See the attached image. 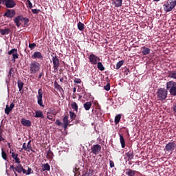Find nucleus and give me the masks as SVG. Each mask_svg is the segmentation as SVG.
I'll use <instances>...</instances> for the list:
<instances>
[{
  "label": "nucleus",
  "mask_w": 176,
  "mask_h": 176,
  "mask_svg": "<svg viewBox=\"0 0 176 176\" xmlns=\"http://www.w3.org/2000/svg\"><path fill=\"white\" fill-rule=\"evenodd\" d=\"M176 6V0H167L165 3L163 4V9L166 13L171 12Z\"/></svg>",
  "instance_id": "f257e3e1"
},
{
  "label": "nucleus",
  "mask_w": 176,
  "mask_h": 176,
  "mask_svg": "<svg viewBox=\"0 0 176 176\" xmlns=\"http://www.w3.org/2000/svg\"><path fill=\"white\" fill-rule=\"evenodd\" d=\"M166 90L173 97L176 96V82L170 80L166 82Z\"/></svg>",
  "instance_id": "f03ea898"
},
{
  "label": "nucleus",
  "mask_w": 176,
  "mask_h": 176,
  "mask_svg": "<svg viewBox=\"0 0 176 176\" xmlns=\"http://www.w3.org/2000/svg\"><path fill=\"white\" fill-rule=\"evenodd\" d=\"M29 69L32 75L37 74L41 69V64L36 61H33L30 63Z\"/></svg>",
  "instance_id": "7ed1b4c3"
},
{
  "label": "nucleus",
  "mask_w": 176,
  "mask_h": 176,
  "mask_svg": "<svg viewBox=\"0 0 176 176\" xmlns=\"http://www.w3.org/2000/svg\"><path fill=\"white\" fill-rule=\"evenodd\" d=\"M168 91L165 88H160L157 91V97L160 101H164L167 98Z\"/></svg>",
  "instance_id": "20e7f679"
},
{
  "label": "nucleus",
  "mask_w": 176,
  "mask_h": 176,
  "mask_svg": "<svg viewBox=\"0 0 176 176\" xmlns=\"http://www.w3.org/2000/svg\"><path fill=\"white\" fill-rule=\"evenodd\" d=\"M37 98V104L40 107H42V108H45V105L43 104V100H42L43 98V91L42 90V88H40L38 90V96H36Z\"/></svg>",
  "instance_id": "39448f33"
},
{
  "label": "nucleus",
  "mask_w": 176,
  "mask_h": 176,
  "mask_svg": "<svg viewBox=\"0 0 176 176\" xmlns=\"http://www.w3.org/2000/svg\"><path fill=\"white\" fill-rule=\"evenodd\" d=\"M52 57L54 72H57V71H58V67H60V59H58V57L56 56V55L52 56Z\"/></svg>",
  "instance_id": "423d86ee"
},
{
  "label": "nucleus",
  "mask_w": 176,
  "mask_h": 176,
  "mask_svg": "<svg viewBox=\"0 0 176 176\" xmlns=\"http://www.w3.org/2000/svg\"><path fill=\"white\" fill-rule=\"evenodd\" d=\"M88 58L89 60V63H91L92 65H97L100 61V58L94 54H90Z\"/></svg>",
  "instance_id": "0eeeda50"
},
{
  "label": "nucleus",
  "mask_w": 176,
  "mask_h": 176,
  "mask_svg": "<svg viewBox=\"0 0 176 176\" xmlns=\"http://www.w3.org/2000/svg\"><path fill=\"white\" fill-rule=\"evenodd\" d=\"M176 144L174 142H168L165 146V149L166 152H173L175 150Z\"/></svg>",
  "instance_id": "6e6552de"
},
{
  "label": "nucleus",
  "mask_w": 176,
  "mask_h": 176,
  "mask_svg": "<svg viewBox=\"0 0 176 176\" xmlns=\"http://www.w3.org/2000/svg\"><path fill=\"white\" fill-rule=\"evenodd\" d=\"M9 56L12 55V61L14 63L17 58H19V54L17 53V49L13 48L8 52Z\"/></svg>",
  "instance_id": "1a4fd4ad"
},
{
  "label": "nucleus",
  "mask_w": 176,
  "mask_h": 176,
  "mask_svg": "<svg viewBox=\"0 0 176 176\" xmlns=\"http://www.w3.org/2000/svg\"><path fill=\"white\" fill-rule=\"evenodd\" d=\"M91 153H93L94 155H98L100 152H101V145L100 144H94L91 147Z\"/></svg>",
  "instance_id": "9d476101"
},
{
  "label": "nucleus",
  "mask_w": 176,
  "mask_h": 176,
  "mask_svg": "<svg viewBox=\"0 0 176 176\" xmlns=\"http://www.w3.org/2000/svg\"><path fill=\"white\" fill-rule=\"evenodd\" d=\"M3 16L8 17V19H13L16 16V11L14 10L7 9Z\"/></svg>",
  "instance_id": "9b49d317"
},
{
  "label": "nucleus",
  "mask_w": 176,
  "mask_h": 176,
  "mask_svg": "<svg viewBox=\"0 0 176 176\" xmlns=\"http://www.w3.org/2000/svg\"><path fill=\"white\" fill-rule=\"evenodd\" d=\"M16 6V1L14 0H6V7L8 9H12Z\"/></svg>",
  "instance_id": "f8f14e48"
},
{
  "label": "nucleus",
  "mask_w": 176,
  "mask_h": 176,
  "mask_svg": "<svg viewBox=\"0 0 176 176\" xmlns=\"http://www.w3.org/2000/svg\"><path fill=\"white\" fill-rule=\"evenodd\" d=\"M13 108H14V103L12 102L10 104V106L9 104L6 105V109H5V113L6 115H9L12 111H13Z\"/></svg>",
  "instance_id": "ddd939ff"
},
{
  "label": "nucleus",
  "mask_w": 176,
  "mask_h": 176,
  "mask_svg": "<svg viewBox=\"0 0 176 176\" xmlns=\"http://www.w3.org/2000/svg\"><path fill=\"white\" fill-rule=\"evenodd\" d=\"M13 20L14 24L19 28L21 25L20 21H23V15H19L16 17H14Z\"/></svg>",
  "instance_id": "4468645a"
},
{
  "label": "nucleus",
  "mask_w": 176,
  "mask_h": 176,
  "mask_svg": "<svg viewBox=\"0 0 176 176\" xmlns=\"http://www.w3.org/2000/svg\"><path fill=\"white\" fill-rule=\"evenodd\" d=\"M10 153H11L12 159L15 160V163H17V164H20L21 163V161H20V158H19V154H16V153L12 151H10Z\"/></svg>",
  "instance_id": "2eb2a0df"
},
{
  "label": "nucleus",
  "mask_w": 176,
  "mask_h": 176,
  "mask_svg": "<svg viewBox=\"0 0 176 176\" xmlns=\"http://www.w3.org/2000/svg\"><path fill=\"white\" fill-rule=\"evenodd\" d=\"M68 119H69V117H68V116H65L63 119V124L62 125V127H63L65 130H67L68 124H69V121L68 120Z\"/></svg>",
  "instance_id": "dca6fc26"
},
{
  "label": "nucleus",
  "mask_w": 176,
  "mask_h": 176,
  "mask_svg": "<svg viewBox=\"0 0 176 176\" xmlns=\"http://www.w3.org/2000/svg\"><path fill=\"white\" fill-rule=\"evenodd\" d=\"M21 124L22 126H25V127H31L32 123L30 120H27L25 118L21 119Z\"/></svg>",
  "instance_id": "f3484780"
},
{
  "label": "nucleus",
  "mask_w": 176,
  "mask_h": 176,
  "mask_svg": "<svg viewBox=\"0 0 176 176\" xmlns=\"http://www.w3.org/2000/svg\"><path fill=\"white\" fill-rule=\"evenodd\" d=\"M32 58H38V60H43V56L40 52L36 51L33 54V55H32Z\"/></svg>",
  "instance_id": "a211bd4d"
},
{
  "label": "nucleus",
  "mask_w": 176,
  "mask_h": 176,
  "mask_svg": "<svg viewBox=\"0 0 176 176\" xmlns=\"http://www.w3.org/2000/svg\"><path fill=\"white\" fill-rule=\"evenodd\" d=\"M19 173V174H24L25 173V169L23 167V165L19 164L18 166H15V172Z\"/></svg>",
  "instance_id": "6ab92c4d"
},
{
  "label": "nucleus",
  "mask_w": 176,
  "mask_h": 176,
  "mask_svg": "<svg viewBox=\"0 0 176 176\" xmlns=\"http://www.w3.org/2000/svg\"><path fill=\"white\" fill-rule=\"evenodd\" d=\"M17 85L21 94H23V93H24V89H23L24 87V82L21 81V80H19L17 81Z\"/></svg>",
  "instance_id": "aec40b11"
},
{
  "label": "nucleus",
  "mask_w": 176,
  "mask_h": 176,
  "mask_svg": "<svg viewBox=\"0 0 176 176\" xmlns=\"http://www.w3.org/2000/svg\"><path fill=\"white\" fill-rule=\"evenodd\" d=\"M111 1H112V5H113L115 8H120L123 2V0H111Z\"/></svg>",
  "instance_id": "412c9836"
},
{
  "label": "nucleus",
  "mask_w": 176,
  "mask_h": 176,
  "mask_svg": "<svg viewBox=\"0 0 176 176\" xmlns=\"http://www.w3.org/2000/svg\"><path fill=\"white\" fill-rule=\"evenodd\" d=\"M91 105H93V103L91 101L86 102L85 103L83 104V107L85 111H90V108H91Z\"/></svg>",
  "instance_id": "4be33fe9"
},
{
  "label": "nucleus",
  "mask_w": 176,
  "mask_h": 176,
  "mask_svg": "<svg viewBox=\"0 0 176 176\" xmlns=\"http://www.w3.org/2000/svg\"><path fill=\"white\" fill-rule=\"evenodd\" d=\"M135 173H137V171L133 170L132 169L130 168H127L126 169L125 174L128 176H135Z\"/></svg>",
  "instance_id": "5701e85b"
},
{
  "label": "nucleus",
  "mask_w": 176,
  "mask_h": 176,
  "mask_svg": "<svg viewBox=\"0 0 176 176\" xmlns=\"http://www.w3.org/2000/svg\"><path fill=\"white\" fill-rule=\"evenodd\" d=\"M168 78H170V79H175V80H176V70L169 72Z\"/></svg>",
  "instance_id": "b1692460"
},
{
  "label": "nucleus",
  "mask_w": 176,
  "mask_h": 176,
  "mask_svg": "<svg viewBox=\"0 0 176 176\" xmlns=\"http://www.w3.org/2000/svg\"><path fill=\"white\" fill-rule=\"evenodd\" d=\"M142 53L144 56H147V54H149V53H151V49L145 46L142 47Z\"/></svg>",
  "instance_id": "393cba45"
},
{
  "label": "nucleus",
  "mask_w": 176,
  "mask_h": 176,
  "mask_svg": "<svg viewBox=\"0 0 176 176\" xmlns=\"http://www.w3.org/2000/svg\"><path fill=\"white\" fill-rule=\"evenodd\" d=\"M35 118H41V119H45V116L41 110H38L36 111Z\"/></svg>",
  "instance_id": "a878e982"
},
{
  "label": "nucleus",
  "mask_w": 176,
  "mask_h": 176,
  "mask_svg": "<svg viewBox=\"0 0 176 176\" xmlns=\"http://www.w3.org/2000/svg\"><path fill=\"white\" fill-rule=\"evenodd\" d=\"M10 33V28L0 29V34H1L2 35H8Z\"/></svg>",
  "instance_id": "bb28decb"
},
{
  "label": "nucleus",
  "mask_w": 176,
  "mask_h": 176,
  "mask_svg": "<svg viewBox=\"0 0 176 176\" xmlns=\"http://www.w3.org/2000/svg\"><path fill=\"white\" fill-rule=\"evenodd\" d=\"M126 155L128 157V161L133 160V159H134V153L133 151H129L126 153Z\"/></svg>",
  "instance_id": "cd10ccee"
},
{
  "label": "nucleus",
  "mask_w": 176,
  "mask_h": 176,
  "mask_svg": "<svg viewBox=\"0 0 176 176\" xmlns=\"http://www.w3.org/2000/svg\"><path fill=\"white\" fill-rule=\"evenodd\" d=\"M120 141L122 148H125L126 142L124 141V137H123L122 134H120Z\"/></svg>",
  "instance_id": "c85d7f7f"
},
{
  "label": "nucleus",
  "mask_w": 176,
  "mask_h": 176,
  "mask_svg": "<svg viewBox=\"0 0 176 176\" xmlns=\"http://www.w3.org/2000/svg\"><path fill=\"white\" fill-rule=\"evenodd\" d=\"M42 167L41 171H50V165L48 163L44 164Z\"/></svg>",
  "instance_id": "c756f323"
},
{
  "label": "nucleus",
  "mask_w": 176,
  "mask_h": 176,
  "mask_svg": "<svg viewBox=\"0 0 176 176\" xmlns=\"http://www.w3.org/2000/svg\"><path fill=\"white\" fill-rule=\"evenodd\" d=\"M120 119H122V115L118 114L115 117L114 123L115 124H119L120 122Z\"/></svg>",
  "instance_id": "7c9ffc66"
},
{
  "label": "nucleus",
  "mask_w": 176,
  "mask_h": 176,
  "mask_svg": "<svg viewBox=\"0 0 176 176\" xmlns=\"http://www.w3.org/2000/svg\"><path fill=\"white\" fill-rule=\"evenodd\" d=\"M47 115H54V116H56L57 111L54 109H49Z\"/></svg>",
  "instance_id": "2f4dec72"
},
{
  "label": "nucleus",
  "mask_w": 176,
  "mask_h": 176,
  "mask_svg": "<svg viewBox=\"0 0 176 176\" xmlns=\"http://www.w3.org/2000/svg\"><path fill=\"white\" fill-rule=\"evenodd\" d=\"M78 29L79 31H83L85 30V24L82 22H78L77 24Z\"/></svg>",
  "instance_id": "473e14b6"
},
{
  "label": "nucleus",
  "mask_w": 176,
  "mask_h": 176,
  "mask_svg": "<svg viewBox=\"0 0 176 176\" xmlns=\"http://www.w3.org/2000/svg\"><path fill=\"white\" fill-rule=\"evenodd\" d=\"M96 65H97V67H98V69H99V71H105V67L102 65V63L99 62Z\"/></svg>",
  "instance_id": "72a5a7b5"
},
{
  "label": "nucleus",
  "mask_w": 176,
  "mask_h": 176,
  "mask_svg": "<svg viewBox=\"0 0 176 176\" xmlns=\"http://www.w3.org/2000/svg\"><path fill=\"white\" fill-rule=\"evenodd\" d=\"M71 107L72 108V109H74V111H76V112H78V104H76V102H72L71 104Z\"/></svg>",
  "instance_id": "f704fd0d"
},
{
  "label": "nucleus",
  "mask_w": 176,
  "mask_h": 176,
  "mask_svg": "<svg viewBox=\"0 0 176 176\" xmlns=\"http://www.w3.org/2000/svg\"><path fill=\"white\" fill-rule=\"evenodd\" d=\"M123 64H124V60H122L119 61L116 64V69H119L120 68V67H122V65H123Z\"/></svg>",
  "instance_id": "c9c22d12"
},
{
  "label": "nucleus",
  "mask_w": 176,
  "mask_h": 176,
  "mask_svg": "<svg viewBox=\"0 0 176 176\" xmlns=\"http://www.w3.org/2000/svg\"><path fill=\"white\" fill-rule=\"evenodd\" d=\"M34 171H32V168L28 167V170H25V173H23V174H25V175H30V174H33Z\"/></svg>",
  "instance_id": "e433bc0d"
},
{
  "label": "nucleus",
  "mask_w": 176,
  "mask_h": 176,
  "mask_svg": "<svg viewBox=\"0 0 176 176\" xmlns=\"http://www.w3.org/2000/svg\"><path fill=\"white\" fill-rule=\"evenodd\" d=\"M1 156L4 160H8V154L3 151V149L1 151Z\"/></svg>",
  "instance_id": "4c0bfd02"
},
{
  "label": "nucleus",
  "mask_w": 176,
  "mask_h": 176,
  "mask_svg": "<svg viewBox=\"0 0 176 176\" xmlns=\"http://www.w3.org/2000/svg\"><path fill=\"white\" fill-rule=\"evenodd\" d=\"M23 21H24L25 27H28V23H30V19L23 16Z\"/></svg>",
  "instance_id": "58836bf2"
},
{
  "label": "nucleus",
  "mask_w": 176,
  "mask_h": 176,
  "mask_svg": "<svg viewBox=\"0 0 176 176\" xmlns=\"http://www.w3.org/2000/svg\"><path fill=\"white\" fill-rule=\"evenodd\" d=\"M54 86L55 87V89H57L58 90H63V87H61V85H58V83H57V82H55L54 83Z\"/></svg>",
  "instance_id": "ea45409f"
},
{
  "label": "nucleus",
  "mask_w": 176,
  "mask_h": 176,
  "mask_svg": "<svg viewBox=\"0 0 176 176\" xmlns=\"http://www.w3.org/2000/svg\"><path fill=\"white\" fill-rule=\"evenodd\" d=\"M69 115H70V119H72V120H74V119H76V114L72 111H69Z\"/></svg>",
  "instance_id": "a19ab883"
},
{
  "label": "nucleus",
  "mask_w": 176,
  "mask_h": 176,
  "mask_svg": "<svg viewBox=\"0 0 176 176\" xmlns=\"http://www.w3.org/2000/svg\"><path fill=\"white\" fill-rule=\"evenodd\" d=\"M104 90H106V91H109V90H111V84L109 82L104 87Z\"/></svg>",
  "instance_id": "79ce46f5"
},
{
  "label": "nucleus",
  "mask_w": 176,
  "mask_h": 176,
  "mask_svg": "<svg viewBox=\"0 0 176 176\" xmlns=\"http://www.w3.org/2000/svg\"><path fill=\"white\" fill-rule=\"evenodd\" d=\"M26 148H27L26 151H27V152H30V149L32 148V147H31V140H30V141L28 142V144H27V146H26Z\"/></svg>",
  "instance_id": "37998d69"
},
{
  "label": "nucleus",
  "mask_w": 176,
  "mask_h": 176,
  "mask_svg": "<svg viewBox=\"0 0 176 176\" xmlns=\"http://www.w3.org/2000/svg\"><path fill=\"white\" fill-rule=\"evenodd\" d=\"M29 47L31 50H34V47H36V44L33 43H30L29 44Z\"/></svg>",
  "instance_id": "c03bdc74"
},
{
  "label": "nucleus",
  "mask_w": 176,
  "mask_h": 176,
  "mask_svg": "<svg viewBox=\"0 0 176 176\" xmlns=\"http://www.w3.org/2000/svg\"><path fill=\"white\" fill-rule=\"evenodd\" d=\"M74 82V83H77V85H79L82 83V80H80V78H75Z\"/></svg>",
  "instance_id": "a18cd8bd"
},
{
  "label": "nucleus",
  "mask_w": 176,
  "mask_h": 176,
  "mask_svg": "<svg viewBox=\"0 0 176 176\" xmlns=\"http://www.w3.org/2000/svg\"><path fill=\"white\" fill-rule=\"evenodd\" d=\"M55 124H56L57 126H61V127H63V122H61L60 120H56L55 122Z\"/></svg>",
  "instance_id": "49530a36"
},
{
  "label": "nucleus",
  "mask_w": 176,
  "mask_h": 176,
  "mask_svg": "<svg viewBox=\"0 0 176 176\" xmlns=\"http://www.w3.org/2000/svg\"><path fill=\"white\" fill-rule=\"evenodd\" d=\"M27 2L28 8H30V9H32L34 6H32V3H31V1L27 0Z\"/></svg>",
  "instance_id": "de8ad7c7"
},
{
  "label": "nucleus",
  "mask_w": 176,
  "mask_h": 176,
  "mask_svg": "<svg viewBox=\"0 0 176 176\" xmlns=\"http://www.w3.org/2000/svg\"><path fill=\"white\" fill-rule=\"evenodd\" d=\"M32 12L34 14H38V13H39V12H41V10H38V9H32Z\"/></svg>",
  "instance_id": "09e8293b"
},
{
  "label": "nucleus",
  "mask_w": 176,
  "mask_h": 176,
  "mask_svg": "<svg viewBox=\"0 0 176 176\" xmlns=\"http://www.w3.org/2000/svg\"><path fill=\"white\" fill-rule=\"evenodd\" d=\"M47 156L50 157V159H53V152L50 149L47 153Z\"/></svg>",
  "instance_id": "8fccbe9b"
},
{
  "label": "nucleus",
  "mask_w": 176,
  "mask_h": 176,
  "mask_svg": "<svg viewBox=\"0 0 176 176\" xmlns=\"http://www.w3.org/2000/svg\"><path fill=\"white\" fill-rule=\"evenodd\" d=\"M109 164L111 168H113V167H115V162H113V161H112L111 160H109Z\"/></svg>",
  "instance_id": "3c124183"
},
{
  "label": "nucleus",
  "mask_w": 176,
  "mask_h": 176,
  "mask_svg": "<svg viewBox=\"0 0 176 176\" xmlns=\"http://www.w3.org/2000/svg\"><path fill=\"white\" fill-rule=\"evenodd\" d=\"M73 173H74V176H78L79 175V173H78V168H74L73 169Z\"/></svg>",
  "instance_id": "603ef678"
},
{
  "label": "nucleus",
  "mask_w": 176,
  "mask_h": 176,
  "mask_svg": "<svg viewBox=\"0 0 176 176\" xmlns=\"http://www.w3.org/2000/svg\"><path fill=\"white\" fill-rule=\"evenodd\" d=\"M47 119H49V120H52V122H54V119L53 118V117L52 116V115L50 114H47Z\"/></svg>",
  "instance_id": "864d4df0"
},
{
  "label": "nucleus",
  "mask_w": 176,
  "mask_h": 176,
  "mask_svg": "<svg viewBox=\"0 0 176 176\" xmlns=\"http://www.w3.org/2000/svg\"><path fill=\"white\" fill-rule=\"evenodd\" d=\"M44 75H45V73L43 72V71H42V72H40L39 75H38V79H41V78H42V76L43 78Z\"/></svg>",
  "instance_id": "5fc2aeb1"
},
{
  "label": "nucleus",
  "mask_w": 176,
  "mask_h": 176,
  "mask_svg": "<svg viewBox=\"0 0 176 176\" xmlns=\"http://www.w3.org/2000/svg\"><path fill=\"white\" fill-rule=\"evenodd\" d=\"M13 72V68L10 69V71L8 72V76H12V73Z\"/></svg>",
  "instance_id": "6e6d98bb"
},
{
  "label": "nucleus",
  "mask_w": 176,
  "mask_h": 176,
  "mask_svg": "<svg viewBox=\"0 0 176 176\" xmlns=\"http://www.w3.org/2000/svg\"><path fill=\"white\" fill-rule=\"evenodd\" d=\"M22 148H23V149H24V151H27V144L23 143Z\"/></svg>",
  "instance_id": "4d7b16f0"
},
{
  "label": "nucleus",
  "mask_w": 176,
  "mask_h": 176,
  "mask_svg": "<svg viewBox=\"0 0 176 176\" xmlns=\"http://www.w3.org/2000/svg\"><path fill=\"white\" fill-rule=\"evenodd\" d=\"M10 170H13L14 172L15 170H16V167H14V166H13V165H11V166H10Z\"/></svg>",
  "instance_id": "13d9d810"
},
{
  "label": "nucleus",
  "mask_w": 176,
  "mask_h": 176,
  "mask_svg": "<svg viewBox=\"0 0 176 176\" xmlns=\"http://www.w3.org/2000/svg\"><path fill=\"white\" fill-rule=\"evenodd\" d=\"M1 1V4L2 3V5H5L6 6V0H0Z\"/></svg>",
  "instance_id": "bf43d9fd"
},
{
  "label": "nucleus",
  "mask_w": 176,
  "mask_h": 176,
  "mask_svg": "<svg viewBox=\"0 0 176 176\" xmlns=\"http://www.w3.org/2000/svg\"><path fill=\"white\" fill-rule=\"evenodd\" d=\"M1 141H5V138H3V137H2V135L0 134V142Z\"/></svg>",
  "instance_id": "052dcab7"
},
{
  "label": "nucleus",
  "mask_w": 176,
  "mask_h": 176,
  "mask_svg": "<svg viewBox=\"0 0 176 176\" xmlns=\"http://www.w3.org/2000/svg\"><path fill=\"white\" fill-rule=\"evenodd\" d=\"M73 93H76V87H74V88L73 89Z\"/></svg>",
  "instance_id": "680f3d73"
},
{
  "label": "nucleus",
  "mask_w": 176,
  "mask_h": 176,
  "mask_svg": "<svg viewBox=\"0 0 176 176\" xmlns=\"http://www.w3.org/2000/svg\"><path fill=\"white\" fill-rule=\"evenodd\" d=\"M30 151H31V152H32V153H35V151L34 149H32V148L31 149H30Z\"/></svg>",
  "instance_id": "e2e57ef3"
},
{
  "label": "nucleus",
  "mask_w": 176,
  "mask_h": 176,
  "mask_svg": "<svg viewBox=\"0 0 176 176\" xmlns=\"http://www.w3.org/2000/svg\"><path fill=\"white\" fill-rule=\"evenodd\" d=\"M60 82H64V78H60Z\"/></svg>",
  "instance_id": "0e129e2a"
},
{
  "label": "nucleus",
  "mask_w": 176,
  "mask_h": 176,
  "mask_svg": "<svg viewBox=\"0 0 176 176\" xmlns=\"http://www.w3.org/2000/svg\"><path fill=\"white\" fill-rule=\"evenodd\" d=\"M160 0H153V2H159Z\"/></svg>",
  "instance_id": "69168bd1"
},
{
  "label": "nucleus",
  "mask_w": 176,
  "mask_h": 176,
  "mask_svg": "<svg viewBox=\"0 0 176 176\" xmlns=\"http://www.w3.org/2000/svg\"><path fill=\"white\" fill-rule=\"evenodd\" d=\"M8 146L9 148H10V143H8Z\"/></svg>",
  "instance_id": "338daca9"
},
{
  "label": "nucleus",
  "mask_w": 176,
  "mask_h": 176,
  "mask_svg": "<svg viewBox=\"0 0 176 176\" xmlns=\"http://www.w3.org/2000/svg\"><path fill=\"white\" fill-rule=\"evenodd\" d=\"M14 174H15V176H18V175H17V173H16L15 171H14Z\"/></svg>",
  "instance_id": "774afa93"
}]
</instances>
